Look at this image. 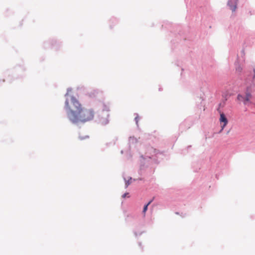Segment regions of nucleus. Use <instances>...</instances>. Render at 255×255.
Segmentation results:
<instances>
[{
    "label": "nucleus",
    "instance_id": "obj_1",
    "mask_svg": "<svg viewBox=\"0 0 255 255\" xmlns=\"http://www.w3.org/2000/svg\"><path fill=\"white\" fill-rule=\"evenodd\" d=\"M65 109L68 119L73 124L91 121L94 119L95 114L92 109L84 108L74 96L66 99Z\"/></svg>",
    "mask_w": 255,
    "mask_h": 255
},
{
    "label": "nucleus",
    "instance_id": "obj_4",
    "mask_svg": "<svg viewBox=\"0 0 255 255\" xmlns=\"http://www.w3.org/2000/svg\"><path fill=\"white\" fill-rule=\"evenodd\" d=\"M231 1H229L228 2V5L230 6V9L232 10V11H235L237 8V4L236 3L235 5H232L231 4Z\"/></svg>",
    "mask_w": 255,
    "mask_h": 255
},
{
    "label": "nucleus",
    "instance_id": "obj_2",
    "mask_svg": "<svg viewBox=\"0 0 255 255\" xmlns=\"http://www.w3.org/2000/svg\"><path fill=\"white\" fill-rule=\"evenodd\" d=\"M251 98H252V95L248 91H247L246 92L245 96L239 94L238 95V97H237L238 100L240 102H243L245 105H246L248 103L250 102V100H251Z\"/></svg>",
    "mask_w": 255,
    "mask_h": 255
},
{
    "label": "nucleus",
    "instance_id": "obj_3",
    "mask_svg": "<svg viewBox=\"0 0 255 255\" xmlns=\"http://www.w3.org/2000/svg\"><path fill=\"white\" fill-rule=\"evenodd\" d=\"M219 121L220 122L221 127V130L220 131V132H221V131H222L223 130V129L226 126V125H227V124L228 123V121L227 118L226 117L225 114L223 113H220V117L219 119Z\"/></svg>",
    "mask_w": 255,
    "mask_h": 255
},
{
    "label": "nucleus",
    "instance_id": "obj_6",
    "mask_svg": "<svg viewBox=\"0 0 255 255\" xmlns=\"http://www.w3.org/2000/svg\"><path fill=\"white\" fill-rule=\"evenodd\" d=\"M128 194V193H125L123 195L122 197L123 198H125L126 197H127V196Z\"/></svg>",
    "mask_w": 255,
    "mask_h": 255
},
{
    "label": "nucleus",
    "instance_id": "obj_7",
    "mask_svg": "<svg viewBox=\"0 0 255 255\" xmlns=\"http://www.w3.org/2000/svg\"><path fill=\"white\" fill-rule=\"evenodd\" d=\"M135 121H136V123H137V121H138V117H136V118H135Z\"/></svg>",
    "mask_w": 255,
    "mask_h": 255
},
{
    "label": "nucleus",
    "instance_id": "obj_5",
    "mask_svg": "<svg viewBox=\"0 0 255 255\" xmlns=\"http://www.w3.org/2000/svg\"><path fill=\"white\" fill-rule=\"evenodd\" d=\"M152 201H153V199L150 200L146 205H145L144 206V208H143V213L144 214H145V213L146 212L148 205L151 204V203L152 202Z\"/></svg>",
    "mask_w": 255,
    "mask_h": 255
}]
</instances>
